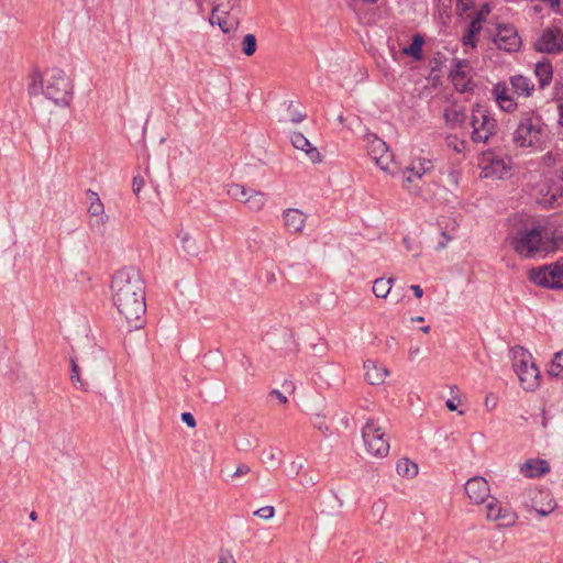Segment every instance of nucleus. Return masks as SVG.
<instances>
[{
  "mask_svg": "<svg viewBox=\"0 0 563 563\" xmlns=\"http://www.w3.org/2000/svg\"><path fill=\"white\" fill-rule=\"evenodd\" d=\"M111 299L130 327L141 328L146 303L145 285L137 269L125 267L114 274L111 283Z\"/></svg>",
  "mask_w": 563,
  "mask_h": 563,
  "instance_id": "f257e3e1",
  "label": "nucleus"
},
{
  "mask_svg": "<svg viewBox=\"0 0 563 563\" xmlns=\"http://www.w3.org/2000/svg\"><path fill=\"white\" fill-rule=\"evenodd\" d=\"M563 232H553L549 228L533 227L520 229L510 240V245L521 257L530 258L547 254L561 247Z\"/></svg>",
  "mask_w": 563,
  "mask_h": 563,
  "instance_id": "f03ea898",
  "label": "nucleus"
},
{
  "mask_svg": "<svg viewBox=\"0 0 563 563\" xmlns=\"http://www.w3.org/2000/svg\"><path fill=\"white\" fill-rule=\"evenodd\" d=\"M543 135V123L541 115L529 110L520 114V119L512 134V141L520 147H537Z\"/></svg>",
  "mask_w": 563,
  "mask_h": 563,
  "instance_id": "7ed1b4c3",
  "label": "nucleus"
},
{
  "mask_svg": "<svg viewBox=\"0 0 563 563\" xmlns=\"http://www.w3.org/2000/svg\"><path fill=\"white\" fill-rule=\"evenodd\" d=\"M512 367L521 386L526 390H534L539 386L540 372L533 363L531 354L521 346L510 350Z\"/></svg>",
  "mask_w": 563,
  "mask_h": 563,
  "instance_id": "20e7f679",
  "label": "nucleus"
},
{
  "mask_svg": "<svg viewBox=\"0 0 563 563\" xmlns=\"http://www.w3.org/2000/svg\"><path fill=\"white\" fill-rule=\"evenodd\" d=\"M43 93L56 106H68L71 100L73 85L66 73L59 68L51 69L45 79Z\"/></svg>",
  "mask_w": 563,
  "mask_h": 563,
  "instance_id": "39448f33",
  "label": "nucleus"
},
{
  "mask_svg": "<svg viewBox=\"0 0 563 563\" xmlns=\"http://www.w3.org/2000/svg\"><path fill=\"white\" fill-rule=\"evenodd\" d=\"M362 438L368 454L378 459L388 455L390 449L389 440L379 424L378 419H367L365 426L362 428Z\"/></svg>",
  "mask_w": 563,
  "mask_h": 563,
  "instance_id": "423d86ee",
  "label": "nucleus"
},
{
  "mask_svg": "<svg viewBox=\"0 0 563 563\" xmlns=\"http://www.w3.org/2000/svg\"><path fill=\"white\" fill-rule=\"evenodd\" d=\"M471 125V139L474 143H486L497 132L496 120L479 104L472 109Z\"/></svg>",
  "mask_w": 563,
  "mask_h": 563,
  "instance_id": "0eeeda50",
  "label": "nucleus"
},
{
  "mask_svg": "<svg viewBox=\"0 0 563 563\" xmlns=\"http://www.w3.org/2000/svg\"><path fill=\"white\" fill-rule=\"evenodd\" d=\"M530 279L537 285L561 289L563 288V264L544 266L539 269H532Z\"/></svg>",
  "mask_w": 563,
  "mask_h": 563,
  "instance_id": "6e6552de",
  "label": "nucleus"
},
{
  "mask_svg": "<svg viewBox=\"0 0 563 563\" xmlns=\"http://www.w3.org/2000/svg\"><path fill=\"white\" fill-rule=\"evenodd\" d=\"M473 69L466 59H455L449 78L454 88L462 93L472 92L474 89Z\"/></svg>",
  "mask_w": 563,
  "mask_h": 563,
  "instance_id": "1a4fd4ad",
  "label": "nucleus"
},
{
  "mask_svg": "<svg viewBox=\"0 0 563 563\" xmlns=\"http://www.w3.org/2000/svg\"><path fill=\"white\" fill-rule=\"evenodd\" d=\"M366 141L368 155L375 161V163L379 166L382 170H389L394 157L393 154L389 152L386 142L375 134H367Z\"/></svg>",
  "mask_w": 563,
  "mask_h": 563,
  "instance_id": "9d476101",
  "label": "nucleus"
},
{
  "mask_svg": "<svg viewBox=\"0 0 563 563\" xmlns=\"http://www.w3.org/2000/svg\"><path fill=\"white\" fill-rule=\"evenodd\" d=\"M493 41L499 49L509 53L518 51L521 45V38L511 25H498Z\"/></svg>",
  "mask_w": 563,
  "mask_h": 563,
  "instance_id": "9b49d317",
  "label": "nucleus"
},
{
  "mask_svg": "<svg viewBox=\"0 0 563 563\" xmlns=\"http://www.w3.org/2000/svg\"><path fill=\"white\" fill-rule=\"evenodd\" d=\"M486 518L488 520L500 521L503 527H511L516 523L517 516L515 512L503 508L500 501L495 497L487 498Z\"/></svg>",
  "mask_w": 563,
  "mask_h": 563,
  "instance_id": "f8f14e48",
  "label": "nucleus"
},
{
  "mask_svg": "<svg viewBox=\"0 0 563 563\" xmlns=\"http://www.w3.org/2000/svg\"><path fill=\"white\" fill-rule=\"evenodd\" d=\"M534 48L543 53H558L563 49V33L559 29L545 30L536 42Z\"/></svg>",
  "mask_w": 563,
  "mask_h": 563,
  "instance_id": "ddd939ff",
  "label": "nucleus"
},
{
  "mask_svg": "<svg viewBox=\"0 0 563 563\" xmlns=\"http://www.w3.org/2000/svg\"><path fill=\"white\" fill-rule=\"evenodd\" d=\"M464 489L470 500L474 504H482L487 498H489V485L487 481L482 476L470 478L466 482Z\"/></svg>",
  "mask_w": 563,
  "mask_h": 563,
  "instance_id": "4468645a",
  "label": "nucleus"
},
{
  "mask_svg": "<svg viewBox=\"0 0 563 563\" xmlns=\"http://www.w3.org/2000/svg\"><path fill=\"white\" fill-rule=\"evenodd\" d=\"M284 224L288 232L297 234L300 233L306 223V214L299 209H287L283 214Z\"/></svg>",
  "mask_w": 563,
  "mask_h": 563,
  "instance_id": "2eb2a0df",
  "label": "nucleus"
},
{
  "mask_svg": "<svg viewBox=\"0 0 563 563\" xmlns=\"http://www.w3.org/2000/svg\"><path fill=\"white\" fill-rule=\"evenodd\" d=\"M493 92L499 107L506 112H512L517 108V103L509 93V88L505 82H498Z\"/></svg>",
  "mask_w": 563,
  "mask_h": 563,
  "instance_id": "dca6fc26",
  "label": "nucleus"
},
{
  "mask_svg": "<svg viewBox=\"0 0 563 563\" xmlns=\"http://www.w3.org/2000/svg\"><path fill=\"white\" fill-rule=\"evenodd\" d=\"M365 378L371 385H380L388 375V369L378 366L376 362L367 360L364 362Z\"/></svg>",
  "mask_w": 563,
  "mask_h": 563,
  "instance_id": "f3484780",
  "label": "nucleus"
},
{
  "mask_svg": "<svg viewBox=\"0 0 563 563\" xmlns=\"http://www.w3.org/2000/svg\"><path fill=\"white\" fill-rule=\"evenodd\" d=\"M509 81L512 91L519 97H530L534 90V84L523 75L511 76Z\"/></svg>",
  "mask_w": 563,
  "mask_h": 563,
  "instance_id": "a211bd4d",
  "label": "nucleus"
},
{
  "mask_svg": "<svg viewBox=\"0 0 563 563\" xmlns=\"http://www.w3.org/2000/svg\"><path fill=\"white\" fill-rule=\"evenodd\" d=\"M549 470L548 463L543 460H528L520 466V472L529 478L541 476Z\"/></svg>",
  "mask_w": 563,
  "mask_h": 563,
  "instance_id": "6ab92c4d",
  "label": "nucleus"
},
{
  "mask_svg": "<svg viewBox=\"0 0 563 563\" xmlns=\"http://www.w3.org/2000/svg\"><path fill=\"white\" fill-rule=\"evenodd\" d=\"M534 75L538 78L539 88L544 89L551 84L553 78L552 64L547 59L537 63L534 66Z\"/></svg>",
  "mask_w": 563,
  "mask_h": 563,
  "instance_id": "aec40b11",
  "label": "nucleus"
},
{
  "mask_svg": "<svg viewBox=\"0 0 563 563\" xmlns=\"http://www.w3.org/2000/svg\"><path fill=\"white\" fill-rule=\"evenodd\" d=\"M488 163L483 167L484 177L504 178L507 174V165L500 158L487 157Z\"/></svg>",
  "mask_w": 563,
  "mask_h": 563,
  "instance_id": "412c9836",
  "label": "nucleus"
},
{
  "mask_svg": "<svg viewBox=\"0 0 563 563\" xmlns=\"http://www.w3.org/2000/svg\"><path fill=\"white\" fill-rule=\"evenodd\" d=\"M87 198L89 200V214L91 217H98L100 223L104 224L108 221V217L104 214V207L98 194L89 189L87 191Z\"/></svg>",
  "mask_w": 563,
  "mask_h": 563,
  "instance_id": "4be33fe9",
  "label": "nucleus"
},
{
  "mask_svg": "<svg viewBox=\"0 0 563 563\" xmlns=\"http://www.w3.org/2000/svg\"><path fill=\"white\" fill-rule=\"evenodd\" d=\"M446 124L451 128L461 125L465 121L464 110L457 106H450L444 110L443 113Z\"/></svg>",
  "mask_w": 563,
  "mask_h": 563,
  "instance_id": "5701e85b",
  "label": "nucleus"
},
{
  "mask_svg": "<svg viewBox=\"0 0 563 563\" xmlns=\"http://www.w3.org/2000/svg\"><path fill=\"white\" fill-rule=\"evenodd\" d=\"M27 91L30 96H37L43 92L45 80L38 69H33L27 77Z\"/></svg>",
  "mask_w": 563,
  "mask_h": 563,
  "instance_id": "b1692460",
  "label": "nucleus"
},
{
  "mask_svg": "<svg viewBox=\"0 0 563 563\" xmlns=\"http://www.w3.org/2000/svg\"><path fill=\"white\" fill-rule=\"evenodd\" d=\"M398 475L407 478H413L418 474V465L409 459H400L396 464Z\"/></svg>",
  "mask_w": 563,
  "mask_h": 563,
  "instance_id": "393cba45",
  "label": "nucleus"
},
{
  "mask_svg": "<svg viewBox=\"0 0 563 563\" xmlns=\"http://www.w3.org/2000/svg\"><path fill=\"white\" fill-rule=\"evenodd\" d=\"M393 283H394V278L386 279L384 277H380V278L375 279L373 283V288H372L373 294L377 298H386L391 290Z\"/></svg>",
  "mask_w": 563,
  "mask_h": 563,
  "instance_id": "a878e982",
  "label": "nucleus"
},
{
  "mask_svg": "<svg viewBox=\"0 0 563 563\" xmlns=\"http://www.w3.org/2000/svg\"><path fill=\"white\" fill-rule=\"evenodd\" d=\"M210 24L214 25L217 24L223 33H230L231 31H234L238 27L239 21L236 19H230L229 15H218L214 18V15L211 13Z\"/></svg>",
  "mask_w": 563,
  "mask_h": 563,
  "instance_id": "bb28decb",
  "label": "nucleus"
},
{
  "mask_svg": "<svg viewBox=\"0 0 563 563\" xmlns=\"http://www.w3.org/2000/svg\"><path fill=\"white\" fill-rule=\"evenodd\" d=\"M266 203V195L262 191L251 190V194L247 196L246 206L252 211H261Z\"/></svg>",
  "mask_w": 563,
  "mask_h": 563,
  "instance_id": "cd10ccee",
  "label": "nucleus"
},
{
  "mask_svg": "<svg viewBox=\"0 0 563 563\" xmlns=\"http://www.w3.org/2000/svg\"><path fill=\"white\" fill-rule=\"evenodd\" d=\"M250 188H245L243 185L240 184H231L228 186L227 194L230 198H232L235 201L246 203L247 196L251 194Z\"/></svg>",
  "mask_w": 563,
  "mask_h": 563,
  "instance_id": "c85d7f7f",
  "label": "nucleus"
},
{
  "mask_svg": "<svg viewBox=\"0 0 563 563\" xmlns=\"http://www.w3.org/2000/svg\"><path fill=\"white\" fill-rule=\"evenodd\" d=\"M433 169V163L429 158H418L410 166V173H413L415 177L421 179V177Z\"/></svg>",
  "mask_w": 563,
  "mask_h": 563,
  "instance_id": "c756f323",
  "label": "nucleus"
},
{
  "mask_svg": "<svg viewBox=\"0 0 563 563\" xmlns=\"http://www.w3.org/2000/svg\"><path fill=\"white\" fill-rule=\"evenodd\" d=\"M240 0H217V4L212 9L214 18L218 15H229L232 10L239 7Z\"/></svg>",
  "mask_w": 563,
  "mask_h": 563,
  "instance_id": "7c9ffc66",
  "label": "nucleus"
},
{
  "mask_svg": "<svg viewBox=\"0 0 563 563\" xmlns=\"http://www.w3.org/2000/svg\"><path fill=\"white\" fill-rule=\"evenodd\" d=\"M177 238L179 239L181 247L186 253L197 255L198 249L192 236L188 231L181 229L177 233Z\"/></svg>",
  "mask_w": 563,
  "mask_h": 563,
  "instance_id": "2f4dec72",
  "label": "nucleus"
},
{
  "mask_svg": "<svg viewBox=\"0 0 563 563\" xmlns=\"http://www.w3.org/2000/svg\"><path fill=\"white\" fill-rule=\"evenodd\" d=\"M424 43V38L421 34H416L412 38L410 46L402 48L405 55H409L415 59L421 58V47Z\"/></svg>",
  "mask_w": 563,
  "mask_h": 563,
  "instance_id": "473e14b6",
  "label": "nucleus"
},
{
  "mask_svg": "<svg viewBox=\"0 0 563 563\" xmlns=\"http://www.w3.org/2000/svg\"><path fill=\"white\" fill-rule=\"evenodd\" d=\"M242 52L246 56H252L256 52L257 42L253 34H246L242 40Z\"/></svg>",
  "mask_w": 563,
  "mask_h": 563,
  "instance_id": "72a5a7b5",
  "label": "nucleus"
},
{
  "mask_svg": "<svg viewBox=\"0 0 563 563\" xmlns=\"http://www.w3.org/2000/svg\"><path fill=\"white\" fill-rule=\"evenodd\" d=\"M302 152L306 153L307 157L309 158V161L313 164L316 163H321L322 161V155L320 154V152L318 151L317 147H314L310 142L309 140L307 141V145H305V147L301 150Z\"/></svg>",
  "mask_w": 563,
  "mask_h": 563,
  "instance_id": "f704fd0d",
  "label": "nucleus"
},
{
  "mask_svg": "<svg viewBox=\"0 0 563 563\" xmlns=\"http://www.w3.org/2000/svg\"><path fill=\"white\" fill-rule=\"evenodd\" d=\"M418 178L415 177L413 173H410V167H407L404 172H402V186L405 189H407L408 191L410 192H413V194H417V188L412 187V185L415 184V181L417 180Z\"/></svg>",
  "mask_w": 563,
  "mask_h": 563,
  "instance_id": "c9c22d12",
  "label": "nucleus"
},
{
  "mask_svg": "<svg viewBox=\"0 0 563 563\" xmlns=\"http://www.w3.org/2000/svg\"><path fill=\"white\" fill-rule=\"evenodd\" d=\"M70 380L71 383L76 386V384L78 383L79 386L78 388L81 389V390H86L85 388V384L84 382L81 380L80 378V371H79V366L78 364L76 363L75 360H71V374H70Z\"/></svg>",
  "mask_w": 563,
  "mask_h": 563,
  "instance_id": "e433bc0d",
  "label": "nucleus"
},
{
  "mask_svg": "<svg viewBox=\"0 0 563 563\" xmlns=\"http://www.w3.org/2000/svg\"><path fill=\"white\" fill-rule=\"evenodd\" d=\"M483 12H477V15L468 24L467 32L475 35L482 30Z\"/></svg>",
  "mask_w": 563,
  "mask_h": 563,
  "instance_id": "4c0bfd02",
  "label": "nucleus"
},
{
  "mask_svg": "<svg viewBox=\"0 0 563 563\" xmlns=\"http://www.w3.org/2000/svg\"><path fill=\"white\" fill-rule=\"evenodd\" d=\"M290 141L295 148L302 150L305 145H307L308 139L303 134L295 132L291 135Z\"/></svg>",
  "mask_w": 563,
  "mask_h": 563,
  "instance_id": "58836bf2",
  "label": "nucleus"
},
{
  "mask_svg": "<svg viewBox=\"0 0 563 563\" xmlns=\"http://www.w3.org/2000/svg\"><path fill=\"white\" fill-rule=\"evenodd\" d=\"M254 515L268 520L272 519L275 515V508L273 506H265L254 511Z\"/></svg>",
  "mask_w": 563,
  "mask_h": 563,
  "instance_id": "ea45409f",
  "label": "nucleus"
},
{
  "mask_svg": "<svg viewBox=\"0 0 563 563\" xmlns=\"http://www.w3.org/2000/svg\"><path fill=\"white\" fill-rule=\"evenodd\" d=\"M552 100L563 101V82L556 80L552 91Z\"/></svg>",
  "mask_w": 563,
  "mask_h": 563,
  "instance_id": "a19ab883",
  "label": "nucleus"
},
{
  "mask_svg": "<svg viewBox=\"0 0 563 563\" xmlns=\"http://www.w3.org/2000/svg\"><path fill=\"white\" fill-rule=\"evenodd\" d=\"M251 472V468L249 465L246 464H240L235 472L231 475V478L232 479H235L238 477H241V476H244V475H247L249 473Z\"/></svg>",
  "mask_w": 563,
  "mask_h": 563,
  "instance_id": "79ce46f5",
  "label": "nucleus"
},
{
  "mask_svg": "<svg viewBox=\"0 0 563 563\" xmlns=\"http://www.w3.org/2000/svg\"><path fill=\"white\" fill-rule=\"evenodd\" d=\"M144 178L140 175L135 176L132 181V189L135 195H139L142 187L144 186Z\"/></svg>",
  "mask_w": 563,
  "mask_h": 563,
  "instance_id": "37998d69",
  "label": "nucleus"
},
{
  "mask_svg": "<svg viewBox=\"0 0 563 563\" xmlns=\"http://www.w3.org/2000/svg\"><path fill=\"white\" fill-rule=\"evenodd\" d=\"M442 240L438 243L437 250L441 251L446 247L448 243L453 240V238L448 233L446 230L441 232Z\"/></svg>",
  "mask_w": 563,
  "mask_h": 563,
  "instance_id": "c03bdc74",
  "label": "nucleus"
},
{
  "mask_svg": "<svg viewBox=\"0 0 563 563\" xmlns=\"http://www.w3.org/2000/svg\"><path fill=\"white\" fill-rule=\"evenodd\" d=\"M218 563H236V561H235L233 554L231 552L227 551V552H222L219 555Z\"/></svg>",
  "mask_w": 563,
  "mask_h": 563,
  "instance_id": "a18cd8bd",
  "label": "nucleus"
},
{
  "mask_svg": "<svg viewBox=\"0 0 563 563\" xmlns=\"http://www.w3.org/2000/svg\"><path fill=\"white\" fill-rule=\"evenodd\" d=\"M269 398H276L280 404H287L288 399L287 397L282 394L278 389H273L268 394Z\"/></svg>",
  "mask_w": 563,
  "mask_h": 563,
  "instance_id": "49530a36",
  "label": "nucleus"
},
{
  "mask_svg": "<svg viewBox=\"0 0 563 563\" xmlns=\"http://www.w3.org/2000/svg\"><path fill=\"white\" fill-rule=\"evenodd\" d=\"M563 371V367L561 365H556L554 361H552L550 368L548 369V374L553 377L560 376L561 372Z\"/></svg>",
  "mask_w": 563,
  "mask_h": 563,
  "instance_id": "de8ad7c7",
  "label": "nucleus"
},
{
  "mask_svg": "<svg viewBox=\"0 0 563 563\" xmlns=\"http://www.w3.org/2000/svg\"><path fill=\"white\" fill-rule=\"evenodd\" d=\"M181 420L189 427L195 428L196 427V420L195 417L190 412H184L181 413Z\"/></svg>",
  "mask_w": 563,
  "mask_h": 563,
  "instance_id": "09e8293b",
  "label": "nucleus"
},
{
  "mask_svg": "<svg viewBox=\"0 0 563 563\" xmlns=\"http://www.w3.org/2000/svg\"><path fill=\"white\" fill-rule=\"evenodd\" d=\"M449 146H452L455 152L461 153L466 147V143L455 139L454 142L449 141Z\"/></svg>",
  "mask_w": 563,
  "mask_h": 563,
  "instance_id": "8fccbe9b",
  "label": "nucleus"
},
{
  "mask_svg": "<svg viewBox=\"0 0 563 563\" xmlns=\"http://www.w3.org/2000/svg\"><path fill=\"white\" fill-rule=\"evenodd\" d=\"M463 44L465 46L475 47L476 46L475 35H473V34H471L468 32L466 34H464V36H463Z\"/></svg>",
  "mask_w": 563,
  "mask_h": 563,
  "instance_id": "3c124183",
  "label": "nucleus"
},
{
  "mask_svg": "<svg viewBox=\"0 0 563 563\" xmlns=\"http://www.w3.org/2000/svg\"><path fill=\"white\" fill-rule=\"evenodd\" d=\"M319 482L318 477L317 476H312V475H309V476H306L305 477V481L301 482V485L303 487H312L314 486L317 483Z\"/></svg>",
  "mask_w": 563,
  "mask_h": 563,
  "instance_id": "603ef678",
  "label": "nucleus"
},
{
  "mask_svg": "<svg viewBox=\"0 0 563 563\" xmlns=\"http://www.w3.org/2000/svg\"><path fill=\"white\" fill-rule=\"evenodd\" d=\"M554 508H555V504L549 503L545 508H539V509H536V511L540 516H548L550 512H552L554 510Z\"/></svg>",
  "mask_w": 563,
  "mask_h": 563,
  "instance_id": "864d4df0",
  "label": "nucleus"
},
{
  "mask_svg": "<svg viewBox=\"0 0 563 563\" xmlns=\"http://www.w3.org/2000/svg\"><path fill=\"white\" fill-rule=\"evenodd\" d=\"M485 407L488 410H493L496 407V398L493 395H488L485 399Z\"/></svg>",
  "mask_w": 563,
  "mask_h": 563,
  "instance_id": "5fc2aeb1",
  "label": "nucleus"
},
{
  "mask_svg": "<svg viewBox=\"0 0 563 563\" xmlns=\"http://www.w3.org/2000/svg\"><path fill=\"white\" fill-rule=\"evenodd\" d=\"M410 289L417 298H421L423 296V289L419 285H411Z\"/></svg>",
  "mask_w": 563,
  "mask_h": 563,
  "instance_id": "6e6d98bb",
  "label": "nucleus"
},
{
  "mask_svg": "<svg viewBox=\"0 0 563 563\" xmlns=\"http://www.w3.org/2000/svg\"><path fill=\"white\" fill-rule=\"evenodd\" d=\"M553 361L556 365H561V367H563V351L555 353Z\"/></svg>",
  "mask_w": 563,
  "mask_h": 563,
  "instance_id": "4d7b16f0",
  "label": "nucleus"
},
{
  "mask_svg": "<svg viewBox=\"0 0 563 563\" xmlns=\"http://www.w3.org/2000/svg\"><path fill=\"white\" fill-rule=\"evenodd\" d=\"M305 118H306V115H305V114H302V113H294V114H292V117H291V119H290V121H291L292 123H299V122H301Z\"/></svg>",
  "mask_w": 563,
  "mask_h": 563,
  "instance_id": "13d9d810",
  "label": "nucleus"
},
{
  "mask_svg": "<svg viewBox=\"0 0 563 563\" xmlns=\"http://www.w3.org/2000/svg\"><path fill=\"white\" fill-rule=\"evenodd\" d=\"M445 406L449 410L454 411L457 409V405L454 399H448Z\"/></svg>",
  "mask_w": 563,
  "mask_h": 563,
  "instance_id": "bf43d9fd",
  "label": "nucleus"
},
{
  "mask_svg": "<svg viewBox=\"0 0 563 563\" xmlns=\"http://www.w3.org/2000/svg\"><path fill=\"white\" fill-rule=\"evenodd\" d=\"M545 3H549L551 8H558L560 5V0H542Z\"/></svg>",
  "mask_w": 563,
  "mask_h": 563,
  "instance_id": "052dcab7",
  "label": "nucleus"
},
{
  "mask_svg": "<svg viewBox=\"0 0 563 563\" xmlns=\"http://www.w3.org/2000/svg\"><path fill=\"white\" fill-rule=\"evenodd\" d=\"M402 242L408 251L412 250L411 241L409 238H405Z\"/></svg>",
  "mask_w": 563,
  "mask_h": 563,
  "instance_id": "680f3d73",
  "label": "nucleus"
},
{
  "mask_svg": "<svg viewBox=\"0 0 563 563\" xmlns=\"http://www.w3.org/2000/svg\"><path fill=\"white\" fill-rule=\"evenodd\" d=\"M489 11H490L489 5L488 4H484L478 12H483V16H484L485 14H488Z\"/></svg>",
  "mask_w": 563,
  "mask_h": 563,
  "instance_id": "e2e57ef3",
  "label": "nucleus"
},
{
  "mask_svg": "<svg viewBox=\"0 0 563 563\" xmlns=\"http://www.w3.org/2000/svg\"><path fill=\"white\" fill-rule=\"evenodd\" d=\"M318 429L321 430L323 433H328L329 432V427L324 423H320L318 426Z\"/></svg>",
  "mask_w": 563,
  "mask_h": 563,
  "instance_id": "0e129e2a",
  "label": "nucleus"
},
{
  "mask_svg": "<svg viewBox=\"0 0 563 563\" xmlns=\"http://www.w3.org/2000/svg\"><path fill=\"white\" fill-rule=\"evenodd\" d=\"M292 468H294V474L295 475H298L299 474V471L302 468V465L301 464H298L297 466L295 465V463L291 464Z\"/></svg>",
  "mask_w": 563,
  "mask_h": 563,
  "instance_id": "69168bd1",
  "label": "nucleus"
},
{
  "mask_svg": "<svg viewBox=\"0 0 563 563\" xmlns=\"http://www.w3.org/2000/svg\"><path fill=\"white\" fill-rule=\"evenodd\" d=\"M560 123L563 125V102L559 106Z\"/></svg>",
  "mask_w": 563,
  "mask_h": 563,
  "instance_id": "338daca9",
  "label": "nucleus"
},
{
  "mask_svg": "<svg viewBox=\"0 0 563 563\" xmlns=\"http://www.w3.org/2000/svg\"><path fill=\"white\" fill-rule=\"evenodd\" d=\"M423 320H424V318L421 316H418V317H415L411 319L412 322H422Z\"/></svg>",
  "mask_w": 563,
  "mask_h": 563,
  "instance_id": "774afa93",
  "label": "nucleus"
}]
</instances>
